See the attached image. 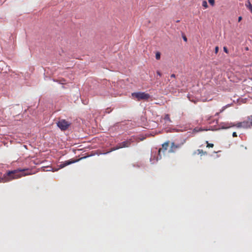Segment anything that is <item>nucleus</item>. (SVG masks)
Here are the masks:
<instances>
[{
  "instance_id": "obj_12",
  "label": "nucleus",
  "mask_w": 252,
  "mask_h": 252,
  "mask_svg": "<svg viewBox=\"0 0 252 252\" xmlns=\"http://www.w3.org/2000/svg\"><path fill=\"white\" fill-rule=\"evenodd\" d=\"M162 148L163 149V152H164L165 150H166L167 147H168V142H165L162 145Z\"/></svg>"
},
{
  "instance_id": "obj_17",
  "label": "nucleus",
  "mask_w": 252,
  "mask_h": 252,
  "mask_svg": "<svg viewBox=\"0 0 252 252\" xmlns=\"http://www.w3.org/2000/svg\"><path fill=\"white\" fill-rule=\"evenodd\" d=\"M164 120H166V121H169V122H170V121H171L170 119V117H169V115L168 114H166V115L165 116Z\"/></svg>"
},
{
  "instance_id": "obj_7",
  "label": "nucleus",
  "mask_w": 252,
  "mask_h": 252,
  "mask_svg": "<svg viewBox=\"0 0 252 252\" xmlns=\"http://www.w3.org/2000/svg\"><path fill=\"white\" fill-rule=\"evenodd\" d=\"M78 160H79V159H77V160L70 159V160H69L65 161L64 162L62 163L61 164L59 165H58V166H59L58 168H52V170L53 172L54 171H56L59 169H61V168H63V167H64L65 166H66L67 165H68L71 164L72 163H75L76 162H77Z\"/></svg>"
},
{
  "instance_id": "obj_5",
  "label": "nucleus",
  "mask_w": 252,
  "mask_h": 252,
  "mask_svg": "<svg viewBox=\"0 0 252 252\" xmlns=\"http://www.w3.org/2000/svg\"><path fill=\"white\" fill-rule=\"evenodd\" d=\"M132 96L137 99L138 100H147L150 98V95L145 92H137L132 94Z\"/></svg>"
},
{
  "instance_id": "obj_14",
  "label": "nucleus",
  "mask_w": 252,
  "mask_h": 252,
  "mask_svg": "<svg viewBox=\"0 0 252 252\" xmlns=\"http://www.w3.org/2000/svg\"><path fill=\"white\" fill-rule=\"evenodd\" d=\"M199 154H203V155H206L207 152H204L202 150L198 149L197 150Z\"/></svg>"
},
{
  "instance_id": "obj_18",
  "label": "nucleus",
  "mask_w": 252,
  "mask_h": 252,
  "mask_svg": "<svg viewBox=\"0 0 252 252\" xmlns=\"http://www.w3.org/2000/svg\"><path fill=\"white\" fill-rule=\"evenodd\" d=\"M208 2L212 6L215 4V0H208Z\"/></svg>"
},
{
  "instance_id": "obj_23",
  "label": "nucleus",
  "mask_w": 252,
  "mask_h": 252,
  "mask_svg": "<svg viewBox=\"0 0 252 252\" xmlns=\"http://www.w3.org/2000/svg\"><path fill=\"white\" fill-rule=\"evenodd\" d=\"M157 74H158V76H161V73H160V72L158 70V71H157Z\"/></svg>"
},
{
  "instance_id": "obj_20",
  "label": "nucleus",
  "mask_w": 252,
  "mask_h": 252,
  "mask_svg": "<svg viewBox=\"0 0 252 252\" xmlns=\"http://www.w3.org/2000/svg\"><path fill=\"white\" fill-rule=\"evenodd\" d=\"M223 51H224V52H225L227 54L228 53V49H227L226 47H225V46L223 47Z\"/></svg>"
},
{
  "instance_id": "obj_21",
  "label": "nucleus",
  "mask_w": 252,
  "mask_h": 252,
  "mask_svg": "<svg viewBox=\"0 0 252 252\" xmlns=\"http://www.w3.org/2000/svg\"><path fill=\"white\" fill-rule=\"evenodd\" d=\"M219 48L218 46H216L215 47V54H217L218 51H219Z\"/></svg>"
},
{
  "instance_id": "obj_8",
  "label": "nucleus",
  "mask_w": 252,
  "mask_h": 252,
  "mask_svg": "<svg viewBox=\"0 0 252 252\" xmlns=\"http://www.w3.org/2000/svg\"><path fill=\"white\" fill-rule=\"evenodd\" d=\"M242 128H250L252 127L250 125V121H249V120H248V119L246 120H245L243 122H242Z\"/></svg>"
},
{
  "instance_id": "obj_6",
  "label": "nucleus",
  "mask_w": 252,
  "mask_h": 252,
  "mask_svg": "<svg viewBox=\"0 0 252 252\" xmlns=\"http://www.w3.org/2000/svg\"><path fill=\"white\" fill-rule=\"evenodd\" d=\"M57 125L59 128L63 131H64L68 128L70 126L71 123L66 121L65 120L62 119L58 121Z\"/></svg>"
},
{
  "instance_id": "obj_28",
  "label": "nucleus",
  "mask_w": 252,
  "mask_h": 252,
  "mask_svg": "<svg viewBox=\"0 0 252 252\" xmlns=\"http://www.w3.org/2000/svg\"><path fill=\"white\" fill-rule=\"evenodd\" d=\"M110 94L109 92H108V93L105 94H104V95H107V94Z\"/></svg>"
},
{
  "instance_id": "obj_15",
  "label": "nucleus",
  "mask_w": 252,
  "mask_h": 252,
  "mask_svg": "<svg viewBox=\"0 0 252 252\" xmlns=\"http://www.w3.org/2000/svg\"><path fill=\"white\" fill-rule=\"evenodd\" d=\"M160 58V54L159 52H158L156 54V59L157 60H159Z\"/></svg>"
},
{
  "instance_id": "obj_13",
  "label": "nucleus",
  "mask_w": 252,
  "mask_h": 252,
  "mask_svg": "<svg viewBox=\"0 0 252 252\" xmlns=\"http://www.w3.org/2000/svg\"><path fill=\"white\" fill-rule=\"evenodd\" d=\"M202 6H203L204 8H206L208 7V4L206 0H203L202 1Z\"/></svg>"
},
{
  "instance_id": "obj_25",
  "label": "nucleus",
  "mask_w": 252,
  "mask_h": 252,
  "mask_svg": "<svg viewBox=\"0 0 252 252\" xmlns=\"http://www.w3.org/2000/svg\"><path fill=\"white\" fill-rule=\"evenodd\" d=\"M241 20H242V17L241 16L239 17H238V22H240Z\"/></svg>"
},
{
  "instance_id": "obj_4",
  "label": "nucleus",
  "mask_w": 252,
  "mask_h": 252,
  "mask_svg": "<svg viewBox=\"0 0 252 252\" xmlns=\"http://www.w3.org/2000/svg\"><path fill=\"white\" fill-rule=\"evenodd\" d=\"M161 149H159L158 151H152L151 152V157L150 158V162L152 164H154L157 162L159 159L161 158L160 153L162 151Z\"/></svg>"
},
{
  "instance_id": "obj_31",
  "label": "nucleus",
  "mask_w": 252,
  "mask_h": 252,
  "mask_svg": "<svg viewBox=\"0 0 252 252\" xmlns=\"http://www.w3.org/2000/svg\"><path fill=\"white\" fill-rule=\"evenodd\" d=\"M251 90H252V89H251Z\"/></svg>"
},
{
  "instance_id": "obj_9",
  "label": "nucleus",
  "mask_w": 252,
  "mask_h": 252,
  "mask_svg": "<svg viewBox=\"0 0 252 252\" xmlns=\"http://www.w3.org/2000/svg\"><path fill=\"white\" fill-rule=\"evenodd\" d=\"M180 147V145H176L174 143H172L171 147V149L169 150V152H174L175 149Z\"/></svg>"
},
{
  "instance_id": "obj_27",
  "label": "nucleus",
  "mask_w": 252,
  "mask_h": 252,
  "mask_svg": "<svg viewBox=\"0 0 252 252\" xmlns=\"http://www.w3.org/2000/svg\"><path fill=\"white\" fill-rule=\"evenodd\" d=\"M188 98H189V100L190 101H194L193 99H191V98H190V97L189 95H188Z\"/></svg>"
},
{
  "instance_id": "obj_2",
  "label": "nucleus",
  "mask_w": 252,
  "mask_h": 252,
  "mask_svg": "<svg viewBox=\"0 0 252 252\" xmlns=\"http://www.w3.org/2000/svg\"><path fill=\"white\" fill-rule=\"evenodd\" d=\"M145 139L144 137L139 138L136 136H131L129 138L126 139V140L120 142V145L122 148L129 147L132 144L135 142H139L140 140H143Z\"/></svg>"
},
{
  "instance_id": "obj_30",
  "label": "nucleus",
  "mask_w": 252,
  "mask_h": 252,
  "mask_svg": "<svg viewBox=\"0 0 252 252\" xmlns=\"http://www.w3.org/2000/svg\"><path fill=\"white\" fill-rule=\"evenodd\" d=\"M246 50H248V47H247V48H246Z\"/></svg>"
},
{
  "instance_id": "obj_11",
  "label": "nucleus",
  "mask_w": 252,
  "mask_h": 252,
  "mask_svg": "<svg viewBox=\"0 0 252 252\" xmlns=\"http://www.w3.org/2000/svg\"><path fill=\"white\" fill-rule=\"evenodd\" d=\"M203 130H204V129H203L202 128H199V127H195L193 129V133H197L198 132L201 131H203Z\"/></svg>"
},
{
  "instance_id": "obj_24",
  "label": "nucleus",
  "mask_w": 252,
  "mask_h": 252,
  "mask_svg": "<svg viewBox=\"0 0 252 252\" xmlns=\"http://www.w3.org/2000/svg\"><path fill=\"white\" fill-rule=\"evenodd\" d=\"M183 39H184V40L185 41H187V38L186 37V36H185V35H184V36L183 37Z\"/></svg>"
},
{
  "instance_id": "obj_1",
  "label": "nucleus",
  "mask_w": 252,
  "mask_h": 252,
  "mask_svg": "<svg viewBox=\"0 0 252 252\" xmlns=\"http://www.w3.org/2000/svg\"><path fill=\"white\" fill-rule=\"evenodd\" d=\"M26 170V169H18L8 171L3 174L2 177H0V183L6 182L13 179L19 178L21 176H25L29 174L28 173H24Z\"/></svg>"
},
{
  "instance_id": "obj_22",
  "label": "nucleus",
  "mask_w": 252,
  "mask_h": 252,
  "mask_svg": "<svg viewBox=\"0 0 252 252\" xmlns=\"http://www.w3.org/2000/svg\"><path fill=\"white\" fill-rule=\"evenodd\" d=\"M232 136L233 137H237V133L236 132H233L232 133Z\"/></svg>"
},
{
  "instance_id": "obj_16",
  "label": "nucleus",
  "mask_w": 252,
  "mask_h": 252,
  "mask_svg": "<svg viewBox=\"0 0 252 252\" xmlns=\"http://www.w3.org/2000/svg\"><path fill=\"white\" fill-rule=\"evenodd\" d=\"M248 120H249L250 125L251 127H252V115L248 117Z\"/></svg>"
},
{
  "instance_id": "obj_10",
  "label": "nucleus",
  "mask_w": 252,
  "mask_h": 252,
  "mask_svg": "<svg viewBox=\"0 0 252 252\" xmlns=\"http://www.w3.org/2000/svg\"><path fill=\"white\" fill-rule=\"evenodd\" d=\"M121 148H122L121 147L120 144V143H119L116 146L112 147L110 151H109L107 153H103V154H106L109 153L112 151H115V150H118L119 149H121Z\"/></svg>"
},
{
  "instance_id": "obj_3",
  "label": "nucleus",
  "mask_w": 252,
  "mask_h": 252,
  "mask_svg": "<svg viewBox=\"0 0 252 252\" xmlns=\"http://www.w3.org/2000/svg\"><path fill=\"white\" fill-rule=\"evenodd\" d=\"M220 128L218 129H227L229 127L236 126L238 128H242V122L237 123L236 124H234L232 123H221L219 125Z\"/></svg>"
},
{
  "instance_id": "obj_19",
  "label": "nucleus",
  "mask_w": 252,
  "mask_h": 252,
  "mask_svg": "<svg viewBox=\"0 0 252 252\" xmlns=\"http://www.w3.org/2000/svg\"><path fill=\"white\" fill-rule=\"evenodd\" d=\"M206 143H207V147H211V148L213 147V146H214L213 144L208 143V141H206Z\"/></svg>"
},
{
  "instance_id": "obj_26",
  "label": "nucleus",
  "mask_w": 252,
  "mask_h": 252,
  "mask_svg": "<svg viewBox=\"0 0 252 252\" xmlns=\"http://www.w3.org/2000/svg\"><path fill=\"white\" fill-rule=\"evenodd\" d=\"M171 77L172 78H175V75L174 74H172L171 75Z\"/></svg>"
},
{
  "instance_id": "obj_29",
  "label": "nucleus",
  "mask_w": 252,
  "mask_h": 252,
  "mask_svg": "<svg viewBox=\"0 0 252 252\" xmlns=\"http://www.w3.org/2000/svg\"><path fill=\"white\" fill-rule=\"evenodd\" d=\"M106 113H109V112H110V111H107V110H106Z\"/></svg>"
}]
</instances>
